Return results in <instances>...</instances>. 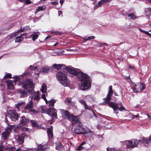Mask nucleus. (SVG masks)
I'll list each match as a JSON object with an SVG mask.
<instances>
[{
  "label": "nucleus",
  "instance_id": "473e14b6",
  "mask_svg": "<svg viewBox=\"0 0 151 151\" xmlns=\"http://www.w3.org/2000/svg\"><path fill=\"white\" fill-rule=\"evenodd\" d=\"M95 37L93 36H92L88 37H85L83 38V39L85 41H87L90 40L91 39H94Z\"/></svg>",
  "mask_w": 151,
  "mask_h": 151
},
{
  "label": "nucleus",
  "instance_id": "a18cd8bd",
  "mask_svg": "<svg viewBox=\"0 0 151 151\" xmlns=\"http://www.w3.org/2000/svg\"><path fill=\"white\" fill-rule=\"evenodd\" d=\"M107 151H116V150H115L114 148H111L109 149L108 147L107 148Z\"/></svg>",
  "mask_w": 151,
  "mask_h": 151
},
{
  "label": "nucleus",
  "instance_id": "a211bd4d",
  "mask_svg": "<svg viewBox=\"0 0 151 151\" xmlns=\"http://www.w3.org/2000/svg\"><path fill=\"white\" fill-rule=\"evenodd\" d=\"M47 146L46 145H40L38 146L37 151H44L47 148Z\"/></svg>",
  "mask_w": 151,
  "mask_h": 151
},
{
  "label": "nucleus",
  "instance_id": "9b49d317",
  "mask_svg": "<svg viewBox=\"0 0 151 151\" xmlns=\"http://www.w3.org/2000/svg\"><path fill=\"white\" fill-rule=\"evenodd\" d=\"M82 126L75 127L74 132L77 134H84L86 132L85 129L81 127Z\"/></svg>",
  "mask_w": 151,
  "mask_h": 151
},
{
  "label": "nucleus",
  "instance_id": "5701e85b",
  "mask_svg": "<svg viewBox=\"0 0 151 151\" xmlns=\"http://www.w3.org/2000/svg\"><path fill=\"white\" fill-rule=\"evenodd\" d=\"M40 90L42 93H44L46 92L47 86L45 83H44L42 84Z\"/></svg>",
  "mask_w": 151,
  "mask_h": 151
},
{
  "label": "nucleus",
  "instance_id": "6e6552de",
  "mask_svg": "<svg viewBox=\"0 0 151 151\" xmlns=\"http://www.w3.org/2000/svg\"><path fill=\"white\" fill-rule=\"evenodd\" d=\"M14 78H16V79L13 81L8 80L6 81L7 88L9 90H11L14 88V83L15 84L17 82L19 79V78L18 76H16Z\"/></svg>",
  "mask_w": 151,
  "mask_h": 151
},
{
  "label": "nucleus",
  "instance_id": "bf43d9fd",
  "mask_svg": "<svg viewBox=\"0 0 151 151\" xmlns=\"http://www.w3.org/2000/svg\"><path fill=\"white\" fill-rule=\"evenodd\" d=\"M51 37V36H50V35H48V36H47L46 38H45V40H47L48 38H50Z\"/></svg>",
  "mask_w": 151,
  "mask_h": 151
},
{
  "label": "nucleus",
  "instance_id": "69168bd1",
  "mask_svg": "<svg viewBox=\"0 0 151 151\" xmlns=\"http://www.w3.org/2000/svg\"><path fill=\"white\" fill-rule=\"evenodd\" d=\"M0 151H4L2 148L1 147H0Z\"/></svg>",
  "mask_w": 151,
  "mask_h": 151
},
{
  "label": "nucleus",
  "instance_id": "393cba45",
  "mask_svg": "<svg viewBox=\"0 0 151 151\" xmlns=\"http://www.w3.org/2000/svg\"><path fill=\"white\" fill-rule=\"evenodd\" d=\"M140 142L145 145H147L150 142L149 140L146 138H143L142 140L140 141Z\"/></svg>",
  "mask_w": 151,
  "mask_h": 151
},
{
  "label": "nucleus",
  "instance_id": "680f3d73",
  "mask_svg": "<svg viewBox=\"0 0 151 151\" xmlns=\"http://www.w3.org/2000/svg\"><path fill=\"white\" fill-rule=\"evenodd\" d=\"M5 122L6 124H7L8 125V120H7V118H5Z\"/></svg>",
  "mask_w": 151,
  "mask_h": 151
},
{
  "label": "nucleus",
  "instance_id": "a19ab883",
  "mask_svg": "<svg viewBox=\"0 0 151 151\" xmlns=\"http://www.w3.org/2000/svg\"><path fill=\"white\" fill-rule=\"evenodd\" d=\"M38 37V34H35L33 35L32 37V40L33 41H35L37 39Z\"/></svg>",
  "mask_w": 151,
  "mask_h": 151
},
{
  "label": "nucleus",
  "instance_id": "7c9ffc66",
  "mask_svg": "<svg viewBox=\"0 0 151 151\" xmlns=\"http://www.w3.org/2000/svg\"><path fill=\"white\" fill-rule=\"evenodd\" d=\"M23 38L21 36V35L19 37H16L15 40V42H19L20 41L23 40Z\"/></svg>",
  "mask_w": 151,
  "mask_h": 151
},
{
  "label": "nucleus",
  "instance_id": "72a5a7b5",
  "mask_svg": "<svg viewBox=\"0 0 151 151\" xmlns=\"http://www.w3.org/2000/svg\"><path fill=\"white\" fill-rule=\"evenodd\" d=\"M18 141L20 144L23 143L24 141V138L22 136H19L18 138Z\"/></svg>",
  "mask_w": 151,
  "mask_h": 151
},
{
  "label": "nucleus",
  "instance_id": "c85d7f7f",
  "mask_svg": "<svg viewBox=\"0 0 151 151\" xmlns=\"http://www.w3.org/2000/svg\"><path fill=\"white\" fill-rule=\"evenodd\" d=\"M49 70L50 69L48 67L45 66L43 68L42 72L43 73H47L49 72Z\"/></svg>",
  "mask_w": 151,
  "mask_h": 151
},
{
  "label": "nucleus",
  "instance_id": "c03bdc74",
  "mask_svg": "<svg viewBox=\"0 0 151 151\" xmlns=\"http://www.w3.org/2000/svg\"><path fill=\"white\" fill-rule=\"evenodd\" d=\"M104 3V1L103 0H101L100 1H99L98 3V5L99 6H101Z\"/></svg>",
  "mask_w": 151,
  "mask_h": 151
},
{
  "label": "nucleus",
  "instance_id": "e2e57ef3",
  "mask_svg": "<svg viewBox=\"0 0 151 151\" xmlns=\"http://www.w3.org/2000/svg\"><path fill=\"white\" fill-rule=\"evenodd\" d=\"M85 144V142H82L81 144V145L82 146L83 145H84V144Z\"/></svg>",
  "mask_w": 151,
  "mask_h": 151
},
{
  "label": "nucleus",
  "instance_id": "4c0bfd02",
  "mask_svg": "<svg viewBox=\"0 0 151 151\" xmlns=\"http://www.w3.org/2000/svg\"><path fill=\"white\" fill-rule=\"evenodd\" d=\"M31 124L33 127H37V124L34 120H31L30 121Z\"/></svg>",
  "mask_w": 151,
  "mask_h": 151
},
{
  "label": "nucleus",
  "instance_id": "2eb2a0df",
  "mask_svg": "<svg viewBox=\"0 0 151 151\" xmlns=\"http://www.w3.org/2000/svg\"><path fill=\"white\" fill-rule=\"evenodd\" d=\"M132 89L133 91L135 93H140L139 90V84H136L133 83L132 85Z\"/></svg>",
  "mask_w": 151,
  "mask_h": 151
},
{
  "label": "nucleus",
  "instance_id": "49530a36",
  "mask_svg": "<svg viewBox=\"0 0 151 151\" xmlns=\"http://www.w3.org/2000/svg\"><path fill=\"white\" fill-rule=\"evenodd\" d=\"M25 2L27 4H29L31 3V1L30 0H25Z\"/></svg>",
  "mask_w": 151,
  "mask_h": 151
},
{
  "label": "nucleus",
  "instance_id": "4d7b16f0",
  "mask_svg": "<svg viewBox=\"0 0 151 151\" xmlns=\"http://www.w3.org/2000/svg\"><path fill=\"white\" fill-rule=\"evenodd\" d=\"M105 2H109L110 1V0H103Z\"/></svg>",
  "mask_w": 151,
  "mask_h": 151
},
{
  "label": "nucleus",
  "instance_id": "b1692460",
  "mask_svg": "<svg viewBox=\"0 0 151 151\" xmlns=\"http://www.w3.org/2000/svg\"><path fill=\"white\" fill-rule=\"evenodd\" d=\"M145 13L146 16H149L151 15V9L150 8H146L145 9Z\"/></svg>",
  "mask_w": 151,
  "mask_h": 151
},
{
  "label": "nucleus",
  "instance_id": "9d476101",
  "mask_svg": "<svg viewBox=\"0 0 151 151\" xmlns=\"http://www.w3.org/2000/svg\"><path fill=\"white\" fill-rule=\"evenodd\" d=\"M29 122V120L28 119L26 118L24 116H22L20 118V122L17 127L19 128L21 127L22 126H23L26 125Z\"/></svg>",
  "mask_w": 151,
  "mask_h": 151
},
{
  "label": "nucleus",
  "instance_id": "20e7f679",
  "mask_svg": "<svg viewBox=\"0 0 151 151\" xmlns=\"http://www.w3.org/2000/svg\"><path fill=\"white\" fill-rule=\"evenodd\" d=\"M62 114L65 116L66 118L71 121L74 127L82 126V124L80 121L79 117L76 116L71 115L67 110L63 109H60Z\"/></svg>",
  "mask_w": 151,
  "mask_h": 151
},
{
  "label": "nucleus",
  "instance_id": "f03ea898",
  "mask_svg": "<svg viewBox=\"0 0 151 151\" xmlns=\"http://www.w3.org/2000/svg\"><path fill=\"white\" fill-rule=\"evenodd\" d=\"M17 84L21 86L28 93H31L32 95V98L35 101H37L40 99V97L39 96V92L37 91L36 92L33 89L34 86L32 80L27 78L24 81H19Z\"/></svg>",
  "mask_w": 151,
  "mask_h": 151
},
{
  "label": "nucleus",
  "instance_id": "603ef678",
  "mask_svg": "<svg viewBox=\"0 0 151 151\" xmlns=\"http://www.w3.org/2000/svg\"><path fill=\"white\" fill-rule=\"evenodd\" d=\"M22 129L24 131H28V130H29V129L25 127H23L22 128Z\"/></svg>",
  "mask_w": 151,
  "mask_h": 151
},
{
  "label": "nucleus",
  "instance_id": "39448f33",
  "mask_svg": "<svg viewBox=\"0 0 151 151\" xmlns=\"http://www.w3.org/2000/svg\"><path fill=\"white\" fill-rule=\"evenodd\" d=\"M56 76L58 81L63 86L67 87L69 85V81L65 71H60L56 73Z\"/></svg>",
  "mask_w": 151,
  "mask_h": 151
},
{
  "label": "nucleus",
  "instance_id": "de8ad7c7",
  "mask_svg": "<svg viewBox=\"0 0 151 151\" xmlns=\"http://www.w3.org/2000/svg\"><path fill=\"white\" fill-rule=\"evenodd\" d=\"M135 67L130 65L129 67V68L131 70H134L135 69Z\"/></svg>",
  "mask_w": 151,
  "mask_h": 151
},
{
  "label": "nucleus",
  "instance_id": "f704fd0d",
  "mask_svg": "<svg viewBox=\"0 0 151 151\" xmlns=\"http://www.w3.org/2000/svg\"><path fill=\"white\" fill-rule=\"evenodd\" d=\"M65 102L68 105L72 104V102L71 100L68 98H67L65 100Z\"/></svg>",
  "mask_w": 151,
  "mask_h": 151
},
{
  "label": "nucleus",
  "instance_id": "774afa93",
  "mask_svg": "<svg viewBox=\"0 0 151 151\" xmlns=\"http://www.w3.org/2000/svg\"><path fill=\"white\" fill-rule=\"evenodd\" d=\"M26 33H24L20 35H21V36H24L25 35H26Z\"/></svg>",
  "mask_w": 151,
  "mask_h": 151
},
{
  "label": "nucleus",
  "instance_id": "c756f323",
  "mask_svg": "<svg viewBox=\"0 0 151 151\" xmlns=\"http://www.w3.org/2000/svg\"><path fill=\"white\" fill-rule=\"evenodd\" d=\"M16 149V147H12L10 148H8L7 150L9 151H14ZM15 151H21V149L20 148H18Z\"/></svg>",
  "mask_w": 151,
  "mask_h": 151
},
{
  "label": "nucleus",
  "instance_id": "58836bf2",
  "mask_svg": "<svg viewBox=\"0 0 151 151\" xmlns=\"http://www.w3.org/2000/svg\"><path fill=\"white\" fill-rule=\"evenodd\" d=\"M139 30L140 32L144 33L148 35H150V33H149L148 32L142 30L140 28H139Z\"/></svg>",
  "mask_w": 151,
  "mask_h": 151
},
{
  "label": "nucleus",
  "instance_id": "f8f14e48",
  "mask_svg": "<svg viewBox=\"0 0 151 151\" xmlns=\"http://www.w3.org/2000/svg\"><path fill=\"white\" fill-rule=\"evenodd\" d=\"M10 113H9L8 117L13 121H15L17 120L19 116L18 114L13 111H10Z\"/></svg>",
  "mask_w": 151,
  "mask_h": 151
},
{
  "label": "nucleus",
  "instance_id": "ddd939ff",
  "mask_svg": "<svg viewBox=\"0 0 151 151\" xmlns=\"http://www.w3.org/2000/svg\"><path fill=\"white\" fill-rule=\"evenodd\" d=\"M23 32V29H22L21 28L20 29H19L17 31V32L13 33L11 35L8 36L5 39V40L6 41H8L9 40L12 38L13 37H15L17 35H18V33L19 32Z\"/></svg>",
  "mask_w": 151,
  "mask_h": 151
},
{
  "label": "nucleus",
  "instance_id": "dca6fc26",
  "mask_svg": "<svg viewBox=\"0 0 151 151\" xmlns=\"http://www.w3.org/2000/svg\"><path fill=\"white\" fill-rule=\"evenodd\" d=\"M53 66L54 68H56L57 70L63 69H65L66 66L62 64H54Z\"/></svg>",
  "mask_w": 151,
  "mask_h": 151
},
{
  "label": "nucleus",
  "instance_id": "79ce46f5",
  "mask_svg": "<svg viewBox=\"0 0 151 151\" xmlns=\"http://www.w3.org/2000/svg\"><path fill=\"white\" fill-rule=\"evenodd\" d=\"M41 98L45 100L46 104H47V101L45 97V94H42V95Z\"/></svg>",
  "mask_w": 151,
  "mask_h": 151
},
{
  "label": "nucleus",
  "instance_id": "423d86ee",
  "mask_svg": "<svg viewBox=\"0 0 151 151\" xmlns=\"http://www.w3.org/2000/svg\"><path fill=\"white\" fill-rule=\"evenodd\" d=\"M140 142V141L136 139H132L131 140L125 141L124 142L127 146V148H133L137 147L138 144Z\"/></svg>",
  "mask_w": 151,
  "mask_h": 151
},
{
  "label": "nucleus",
  "instance_id": "37998d69",
  "mask_svg": "<svg viewBox=\"0 0 151 151\" xmlns=\"http://www.w3.org/2000/svg\"><path fill=\"white\" fill-rule=\"evenodd\" d=\"M36 67H34L32 65H31L29 67V69L30 70H35L37 68Z\"/></svg>",
  "mask_w": 151,
  "mask_h": 151
},
{
  "label": "nucleus",
  "instance_id": "f3484780",
  "mask_svg": "<svg viewBox=\"0 0 151 151\" xmlns=\"http://www.w3.org/2000/svg\"><path fill=\"white\" fill-rule=\"evenodd\" d=\"M25 104L24 102L21 101L19 102L17 104L15 105V108L16 109V110L19 111L20 108L24 106Z\"/></svg>",
  "mask_w": 151,
  "mask_h": 151
},
{
  "label": "nucleus",
  "instance_id": "0eeeda50",
  "mask_svg": "<svg viewBox=\"0 0 151 151\" xmlns=\"http://www.w3.org/2000/svg\"><path fill=\"white\" fill-rule=\"evenodd\" d=\"M42 112L43 113H45L50 115L52 117V120L53 117H56L57 116V113L55 112L54 108H49L47 109H42Z\"/></svg>",
  "mask_w": 151,
  "mask_h": 151
},
{
  "label": "nucleus",
  "instance_id": "cd10ccee",
  "mask_svg": "<svg viewBox=\"0 0 151 151\" xmlns=\"http://www.w3.org/2000/svg\"><path fill=\"white\" fill-rule=\"evenodd\" d=\"M46 8V7L44 6H39L36 9L35 12V14H36L37 12L43 10Z\"/></svg>",
  "mask_w": 151,
  "mask_h": 151
},
{
  "label": "nucleus",
  "instance_id": "052dcab7",
  "mask_svg": "<svg viewBox=\"0 0 151 151\" xmlns=\"http://www.w3.org/2000/svg\"><path fill=\"white\" fill-rule=\"evenodd\" d=\"M149 140L150 142L151 143V134L150 135V136Z\"/></svg>",
  "mask_w": 151,
  "mask_h": 151
},
{
  "label": "nucleus",
  "instance_id": "7ed1b4c3",
  "mask_svg": "<svg viewBox=\"0 0 151 151\" xmlns=\"http://www.w3.org/2000/svg\"><path fill=\"white\" fill-rule=\"evenodd\" d=\"M113 93V91L112 89V86H110L109 87V91L107 95L106 98H104V102L100 104L104 105L107 103L108 104V106L112 107L114 110V113L117 114L118 113V110L122 111L125 110V109L123 107L122 103L116 104L114 103L110 102L109 101L111 99V96Z\"/></svg>",
  "mask_w": 151,
  "mask_h": 151
},
{
  "label": "nucleus",
  "instance_id": "bb28decb",
  "mask_svg": "<svg viewBox=\"0 0 151 151\" xmlns=\"http://www.w3.org/2000/svg\"><path fill=\"white\" fill-rule=\"evenodd\" d=\"M55 102V100L54 99L51 100L50 101H47V104L50 106H53Z\"/></svg>",
  "mask_w": 151,
  "mask_h": 151
},
{
  "label": "nucleus",
  "instance_id": "13d9d810",
  "mask_svg": "<svg viewBox=\"0 0 151 151\" xmlns=\"http://www.w3.org/2000/svg\"><path fill=\"white\" fill-rule=\"evenodd\" d=\"M147 116H148V118H149V119L150 120H151V116H150L148 114H147Z\"/></svg>",
  "mask_w": 151,
  "mask_h": 151
},
{
  "label": "nucleus",
  "instance_id": "a878e982",
  "mask_svg": "<svg viewBox=\"0 0 151 151\" xmlns=\"http://www.w3.org/2000/svg\"><path fill=\"white\" fill-rule=\"evenodd\" d=\"M84 134H86V136L88 137H91L93 134V133L90 129H88V131H86V132L84 133Z\"/></svg>",
  "mask_w": 151,
  "mask_h": 151
},
{
  "label": "nucleus",
  "instance_id": "6e6d98bb",
  "mask_svg": "<svg viewBox=\"0 0 151 151\" xmlns=\"http://www.w3.org/2000/svg\"><path fill=\"white\" fill-rule=\"evenodd\" d=\"M139 115H134L133 116V118H134V117H135V118H138L139 117Z\"/></svg>",
  "mask_w": 151,
  "mask_h": 151
},
{
  "label": "nucleus",
  "instance_id": "338daca9",
  "mask_svg": "<svg viewBox=\"0 0 151 151\" xmlns=\"http://www.w3.org/2000/svg\"><path fill=\"white\" fill-rule=\"evenodd\" d=\"M0 86H1V87H2L3 86V84L2 83H0Z\"/></svg>",
  "mask_w": 151,
  "mask_h": 151
},
{
  "label": "nucleus",
  "instance_id": "3c124183",
  "mask_svg": "<svg viewBox=\"0 0 151 151\" xmlns=\"http://www.w3.org/2000/svg\"><path fill=\"white\" fill-rule=\"evenodd\" d=\"M62 12L61 11H59L58 12V16H60V14H61V16L62 17L63 16L62 14Z\"/></svg>",
  "mask_w": 151,
  "mask_h": 151
},
{
  "label": "nucleus",
  "instance_id": "ea45409f",
  "mask_svg": "<svg viewBox=\"0 0 151 151\" xmlns=\"http://www.w3.org/2000/svg\"><path fill=\"white\" fill-rule=\"evenodd\" d=\"M11 78V74L8 73L6 74L5 76L4 77L3 79H4L6 78Z\"/></svg>",
  "mask_w": 151,
  "mask_h": 151
},
{
  "label": "nucleus",
  "instance_id": "0e129e2a",
  "mask_svg": "<svg viewBox=\"0 0 151 151\" xmlns=\"http://www.w3.org/2000/svg\"><path fill=\"white\" fill-rule=\"evenodd\" d=\"M58 42H56L55 44L53 45V46H57L58 45Z\"/></svg>",
  "mask_w": 151,
  "mask_h": 151
},
{
  "label": "nucleus",
  "instance_id": "2f4dec72",
  "mask_svg": "<svg viewBox=\"0 0 151 151\" xmlns=\"http://www.w3.org/2000/svg\"><path fill=\"white\" fill-rule=\"evenodd\" d=\"M140 91L141 92L145 88V84L142 83L140 84L139 85Z\"/></svg>",
  "mask_w": 151,
  "mask_h": 151
},
{
  "label": "nucleus",
  "instance_id": "6ab92c4d",
  "mask_svg": "<svg viewBox=\"0 0 151 151\" xmlns=\"http://www.w3.org/2000/svg\"><path fill=\"white\" fill-rule=\"evenodd\" d=\"M79 102L82 105H83L85 109H89V108L88 107V106L84 100L80 99L79 100Z\"/></svg>",
  "mask_w": 151,
  "mask_h": 151
},
{
  "label": "nucleus",
  "instance_id": "c9c22d12",
  "mask_svg": "<svg viewBox=\"0 0 151 151\" xmlns=\"http://www.w3.org/2000/svg\"><path fill=\"white\" fill-rule=\"evenodd\" d=\"M128 17H130V19H134L137 18L136 16L134 14H129L128 15Z\"/></svg>",
  "mask_w": 151,
  "mask_h": 151
},
{
  "label": "nucleus",
  "instance_id": "4be33fe9",
  "mask_svg": "<svg viewBox=\"0 0 151 151\" xmlns=\"http://www.w3.org/2000/svg\"><path fill=\"white\" fill-rule=\"evenodd\" d=\"M9 135V132H7L6 130L2 134V136L4 138V140L7 139Z\"/></svg>",
  "mask_w": 151,
  "mask_h": 151
},
{
  "label": "nucleus",
  "instance_id": "aec40b11",
  "mask_svg": "<svg viewBox=\"0 0 151 151\" xmlns=\"http://www.w3.org/2000/svg\"><path fill=\"white\" fill-rule=\"evenodd\" d=\"M55 149L56 150L59 151L62 149L63 145L60 142H56L55 144Z\"/></svg>",
  "mask_w": 151,
  "mask_h": 151
},
{
  "label": "nucleus",
  "instance_id": "4468645a",
  "mask_svg": "<svg viewBox=\"0 0 151 151\" xmlns=\"http://www.w3.org/2000/svg\"><path fill=\"white\" fill-rule=\"evenodd\" d=\"M53 127L51 126L50 127L47 129V133L50 140L51 141V142L52 140L53 133L52 132Z\"/></svg>",
  "mask_w": 151,
  "mask_h": 151
},
{
  "label": "nucleus",
  "instance_id": "5fc2aeb1",
  "mask_svg": "<svg viewBox=\"0 0 151 151\" xmlns=\"http://www.w3.org/2000/svg\"><path fill=\"white\" fill-rule=\"evenodd\" d=\"M102 45H105L106 46H107L108 45V44L107 43H103L101 44Z\"/></svg>",
  "mask_w": 151,
  "mask_h": 151
},
{
  "label": "nucleus",
  "instance_id": "1a4fd4ad",
  "mask_svg": "<svg viewBox=\"0 0 151 151\" xmlns=\"http://www.w3.org/2000/svg\"><path fill=\"white\" fill-rule=\"evenodd\" d=\"M33 107V103L32 101H31L29 102H28L25 106L24 110V112L26 113L32 112L34 114L37 113V111L32 109Z\"/></svg>",
  "mask_w": 151,
  "mask_h": 151
},
{
  "label": "nucleus",
  "instance_id": "864d4df0",
  "mask_svg": "<svg viewBox=\"0 0 151 151\" xmlns=\"http://www.w3.org/2000/svg\"><path fill=\"white\" fill-rule=\"evenodd\" d=\"M64 1V0H60V3L61 5L63 4Z\"/></svg>",
  "mask_w": 151,
  "mask_h": 151
},
{
  "label": "nucleus",
  "instance_id": "09e8293b",
  "mask_svg": "<svg viewBox=\"0 0 151 151\" xmlns=\"http://www.w3.org/2000/svg\"><path fill=\"white\" fill-rule=\"evenodd\" d=\"M51 4H54L55 5H56L58 4V2L56 1H54V2H51Z\"/></svg>",
  "mask_w": 151,
  "mask_h": 151
},
{
  "label": "nucleus",
  "instance_id": "8fccbe9b",
  "mask_svg": "<svg viewBox=\"0 0 151 151\" xmlns=\"http://www.w3.org/2000/svg\"><path fill=\"white\" fill-rule=\"evenodd\" d=\"M82 146H81V145L79 146V147H78V148H77V149H76L77 150H81V149H82Z\"/></svg>",
  "mask_w": 151,
  "mask_h": 151
},
{
  "label": "nucleus",
  "instance_id": "412c9836",
  "mask_svg": "<svg viewBox=\"0 0 151 151\" xmlns=\"http://www.w3.org/2000/svg\"><path fill=\"white\" fill-rule=\"evenodd\" d=\"M18 93L20 95V96L21 97H24L27 96V93L24 90H19Z\"/></svg>",
  "mask_w": 151,
  "mask_h": 151
},
{
  "label": "nucleus",
  "instance_id": "f257e3e1",
  "mask_svg": "<svg viewBox=\"0 0 151 151\" xmlns=\"http://www.w3.org/2000/svg\"><path fill=\"white\" fill-rule=\"evenodd\" d=\"M65 70H66L70 76H77L78 81L81 82L80 89L85 91L91 86L89 76L79 70L76 69L71 66H65Z\"/></svg>",
  "mask_w": 151,
  "mask_h": 151
},
{
  "label": "nucleus",
  "instance_id": "e433bc0d",
  "mask_svg": "<svg viewBox=\"0 0 151 151\" xmlns=\"http://www.w3.org/2000/svg\"><path fill=\"white\" fill-rule=\"evenodd\" d=\"M13 125H12L9 126V127H7L6 129V131L9 132V133L10 134V132L13 129Z\"/></svg>",
  "mask_w": 151,
  "mask_h": 151
}]
</instances>
